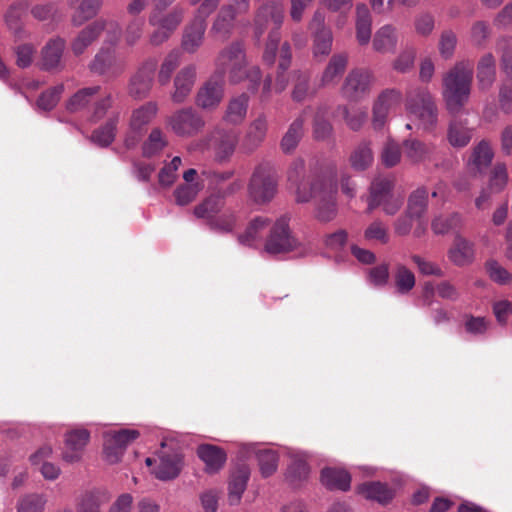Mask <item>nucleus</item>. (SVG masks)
I'll return each instance as SVG.
<instances>
[{
    "instance_id": "nucleus-1",
    "label": "nucleus",
    "mask_w": 512,
    "mask_h": 512,
    "mask_svg": "<svg viewBox=\"0 0 512 512\" xmlns=\"http://www.w3.org/2000/svg\"><path fill=\"white\" fill-rule=\"evenodd\" d=\"M474 66L470 61H459L443 75L442 97L446 109L451 114H458L468 103Z\"/></svg>"
},
{
    "instance_id": "nucleus-2",
    "label": "nucleus",
    "mask_w": 512,
    "mask_h": 512,
    "mask_svg": "<svg viewBox=\"0 0 512 512\" xmlns=\"http://www.w3.org/2000/svg\"><path fill=\"white\" fill-rule=\"evenodd\" d=\"M284 18V5L281 0H271L264 3L256 12L254 18V34L260 39L264 32H269L268 41L263 53V61L272 65L276 59V52L280 41L279 29Z\"/></svg>"
},
{
    "instance_id": "nucleus-3",
    "label": "nucleus",
    "mask_w": 512,
    "mask_h": 512,
    "mask_svg": "<svg viewBox=\"0 0 512 512\" xmlns=\"http://www.w3.org/2000/svg\"><path fill=\"white\" fill-rule=\"evenodd\" d=\"M405 109L410 116L418 120L424 132L432 133L436 130L439 110L428 88H410L406 92Z\"/></svg>"
},
{
    "instance_id": "nucleus-4",
    "label": "nucleus",
    "mask_w": 512,
    "mask_h": 512,
    "mask_svg": "<svg viewBox=\"0 0 512 512\" xmlns=\"http://www.w3.org/2000/svg\"><path fill=\"white\" fill-rule=\"evenodd\" d=\"M168 7L153 5L148 23L154 28L149 36V43L152 46H160L170 39L184 20L186 9L180 5L174 6L166 11Z\"/></svg>"
},
{
    "instance_id": "nucleus-5",
    "label": "nucleus",
    "mask_w": 512,
    "mask_h": 512,
    "mask_svg": "<svg viewBox=\"0 0 512 512\" xmlns=\"http://www.w3.org/2000/svg\"><path fill=\"white\" fill-rule=\"evenodd\" d=\"M394 186L392 178L376 177L370 185L367 211L370 213L380 207L385 215H396L403 206L404 197L394 192Z\"/></svg>"
},
{
    "instance_id": "nucleus-6",
    "label": "nucleus",
    "mask_w": 512,
    "mask_h": 512,
    "mask_svg": "<svg viewBox=\"0 0 512 512\" xmlns=\"http://www.w3.org/2000/svg\"><path fill=\"white\" fill-rule=\"evenodd\" d=\"M101 86L85 87L78 90L67 102V110L70 112H79L85 109H91L90 118L96 122L102 119L108 109L112 106L113 97L111 93H105L99 97Z\"/></svg>"
},
{
    "instance_id": "nucleus-7",
    "label": "nucleus",
    "mask_w": 512,
    "mask_h": 512,
    "mask_svg": "<svg viewBox=\"0 0 512 512\" xmlns=\"http://www.w3.org/2000/svg\"><path fill=\"white\" fill-rule=\"evenodd\" d=\"M215 65L214 75H221L224 79V75L227 74L229 83L235 85L245 80L247 59L243 44L232 42L223 48L215 60Z\"/></svg>"
},
{
    "instance_id": "nucleus-8",
    "label": "nucleus",
    "mask_w": 512,
    "mask_h": 512,
    "mask_svg": "<svg viewBox=\"0 0 512 512\" xmlns=\"http://www.w3.org/2000/svg\"><path fill=\"white\" fill-rule=\"evenodd\" d=\"M277 192V175L269 163L257 165L250 177L247 193L248 198L255 204L269 203Z\"/></svg>"
},
{
    "instance_id": "nucleus-9",
    "label": "nucleus",
    "mask_w": 512,
    "mask_h": 512,
    "mask_svg": "<svg viewBox=\"0 0 512 512\" xmlns=\"http://www.w3.org/2000/svg\"><path fill=\"white\" fill-rule=\"evenodd\" d=\"M126 67V56L117 50L116 45L104 44L89 63L91 72L108 78L119 77Z\"/></svg>"
},
{
    "instance_id": "nucleus-10",
    "label": "nucleus",
    "mask_w": 512,
    "mask_h": 512,
    "mask_svg": "<svg viewBox=\"0 0 512 512\" xmlns=\"http://www.w3.org/2000/svg\"><path fill=\"white\" fill-rule=\"evenodd\" d=\"M289 222L290 216L287 214L276 219L266 239L265 252L276 255L290 252L298 246V241L292 234Z\"/></svg>"
},
{
    "instance_id": "nucleus-11",
    "label": "nucleus",
    "mask_w": 512,
    "mask_h": 512,
    "mask_svg": "<svg viewBox=\"0 0 512 512\" xmlns=\"http://www.w3.org/2000/svg\"><path fill=\"white\" fill-rule=\"evenodd\" d=\"M159 106L156 101H148L131 112L129 131L125 137V146L132 149L138 145L142 135L153 119L157 116Z\"/></svg>"
},
{
    "instance_id": "nucleus-12",
    "label": "nucleus",
    "mask_w": 512,
    "mask_h": 512,
    "mask_svg": "<svg viewBox=\"0 0 512 512\" xmlns=\"http://www.w3.org/2000/svg\"><path fill=\"white\" fill-rule=\"evenodd\" d=\"M168 128L180 137H192L205 126L203 117L192 107L173 112L166 120Z\"/></svg>"
},
{
    "instance_id": "nucleus-13",
    "label": "nucleus",
    "mask_w": 512,
    "mask_h": 512,
    "mask_svg": "<svg viewBox=\"0 0 512 512\" xmlns=\"http://www.w3.org/2000/svg\"><path fill=\"white\" fill-rule=\"evenodd\" d=\"M157 59H146L131 76L128 84V94L135 100L146 99L153 88Z\"/></svg>"
},
{
    "instance_id": "nucleus-14",
    "label": "nucleus",
    "mask_w": 512,
    "mask_h": 512,
    "mask_svg": "<svg viewBox=\"0 0 512 512\" xmlns=\"http://www.w3.org/2000/svg\"><path fill=\"white\" fill-rule=\"evenodd\" d=\"M225 95V81L221 75H212L197 90L195 104L198 108L212 112L221 104Z\"/></svg>"
},
{
    "instance_id": "nucleus-15",
    "label": "nucleus",
    "mask_w": 512,
    "mask_h": 512,
    "mask_svg": "<svg viewBox=\"0 0 512 512\" xmlns=\"http://www.w3.org/2000/svg\"><path fill=\"white\" fill-rule=\"evenodd\" d=\"M305 163L302 159H295L288 169V181L295 188L296 201L305 203L312 199L314 192L322 187L321 180H306L304 178Z\"/></svg>"
},
{
    "instance_id": "nucleus-16",
    "label": "nucleus",
    "mask_w": 512,
    "mask_h": 512,
    "mask_svg": "<svg viewBox=\"0 0 512 512\" xmlns=\"http://www.w3.org/2000/svg\"><path fill=\"white\" fill-rule=\"evenodd\" d=\"M139 435V431L135 429H121L105 433L104 456L106 461L111 464L119 462L127 446Z\"/></svg>"
},
{
    "instance_id": "nucleus-17",
    "label": "nucleus",
    "mask_w": 512,
    "mask_h": 512,
    "mask_svg": "<svg viewBox=\"0 0 512 512\" xmlns=\"http://www.w3.org/2000/svg\"><path fill=\"white\" fill-rule=\"evenodd\" d=\"M508 171L504 163H497L490 172L488 184L475 199V206L479 210L487 208L496 194L504 191L508 184Z\"/></svg>"
},
{
    "instance_id": "nucleus-18",
    "label": "nucleus",
    "mask_w": 512,
    "mask_h": 512,
    "mask_svg": "<svg viewBox=\"0 0 512 512\" xmlns=\"http://www.w3.org/2000/svg\"><path fill=\"white\" fill-rule=\"evenodd\" d=\"M371 76L367 71L352 70L341 88L342 96L349 101H359L370 91Z\"/></svg>"
},
{
    "instance_id": "nucleus-19",
    "label": "nucleus",
    "mask_w": 512,
    "mask_h": 512,
    "mask_svg": "<svg viewBox=\"0 0 512 512\" xmlns=\"http://www.w3.org/2000/svg\"><path fill=\"white\" fill-rule=\"evenodd\" d=\"M197 77V68L190 64L181 68L173 80V90L170 94L171 101L175 104L184 103L190 96Z\"/></svg>"
},
{
    "instance_id": "nucleus-20",
    "label": "nucleus",
    "mask_w": 512,
    "mask_h": 512,
    "mask_svg": "<svg viewBox=\"0 0 512 512\" xmlns=\"http://www.w3.org/2000/svg\"><path fill=\"white\" fill-rule=\"evenodd\" d=\"M267 132L268 117L260 113L249 123L240 145L241 151L247 154L254 152L264 142Z\"/></svg>"
},
{
    "instance_id": "nucleus-21",
    "label": "nucleus",
    "mask_w": 512,
    "mask_h": 512,
    "mask_svg": "<svg viewBox=\"0 0 512 512\" xmlns=\"http://www.w3.org/2000/svg\"><path fill=\"white\" fill-rule=\"evenodd\" d=\"M90 439L87 429H74L65 434V447L62 458L65 462L75 463L81 460L83 450Z\"/></svg>"
},
{
    "instance_id": "nucleus-22",
    "label": "nucleus",
    "mask_w": 512,
    "mask_h": 512,
    "mask_svg": "<svg viewBox=\"0 0 512 512\" xmlns=\"http://www.w3.org/2000/svg\"><path fill=\"white\" fill-rule=\"evenodd\" d=\"M402 101V93L397 89H386L377 98L373 107V125L381 128L391 110Z\"/></svg>"
},
{
    "instance_id": "nucleus-23",
    "label": "nucleus",
    "mask_w": 512,
    "mask_h": 512,
    "mask_svg": "<svg viewBox=\"0 0 512 512\" xmlns=\"http://www.w3.org/2000/svg\"><path fill=\"white\" fill-rule=\"evenodd\" d=\"M238 137L233 131L215 130L208 140V147L214 151L218 161L229 159L234 153Z\"/></svg>"
},
{
    "instance_id": "nucleus-24",
    "label": "nucleus",
    "mask_w": 512,
    "mask_h": 512,
    "mask_svg": "<svg viewBox=\"0 0 512 512\" xmlns=\"http://www.w3.org/2000/svg\"><path fill=\"white\" fill-rule=\"evenodd\" d=\"M207 23L198 18H192L183 30L181 47L190 54L195 53L203 44Z\"/></svg>"
},
{
    "instance_id": "nucleus-25",
    "label": "nucleus",
    "mask_w": 512,
    "mask_h": 512,
    "mask_svg": "<svg viewBox=\"0 0 512 512\" xmlns=\"http://www.w3.org/2000/svg\"><path fill=\"white\" fill-rule=\"evenodd\" d=\"M312 198H316L315 218L323 223L332 221L337 215L335 192L325 191L324 184L318 188Z\"/></svg>"
},
{
    "instance_id": "nucleus-26",
    "label": "nucleus",
    "mask_w": 512,
    "mask_h": 512,
    "mask_svg": "<svg viewBox=\"0 0 512 512\" xmlns=\"http://www.w3.org/2000/svg\"><path fill=\"white\" fill-rule=\"evenodd\" d=\"M448 258L456 266H465L472 263L475 258L474 243L457 233L448 251Z\"/></svg>"
},
{
    "instance_id": "nucleus-27",
    "label": "nucleus",
    "mask_w": 512,
    "mask_h": 512,
    "mask_svg": "<svg viewBox=\"0 0 512 512\" xmlns=\"http://www.w3.org/2000/svg\"><path fill=\"white\" fill-rule=\"evenodd\" d=\"M405 157L413 164L430 161L435 145L418 138L409 137L402 142Z\"/></svg>"
},
{
    "instance_id": "nucleus-28",
    "label": "nucleus",
    "mask_w": 512,
    "mask_h": 512,
    "mask_svg": "<svg viewBox=\"0 0 512 512\" xmlns=\"http://www.w3.org/2000/svg\"><path fill=\"white\" fill-rule=\"evenodd\" d=\"M66 47V41L59 37L51 38L41 50V65L45 70L61 67V59Z\"/></svg>"
},
{
    "instance_id": "nucleus-29",
    "label": "nucleus",
    "mask_w": 512,
    "mask_h": 512,
    "mask_svg": "<svg viewBox=\"0 0 512 512\" xmlns=\"http://www.w3.org/2000/svg\"><path fill=\"white\" fill-rule=\"evenodd\" d=\"M250 470L246 465L237 466L231 473L228 483V501L230 505H238L246 490Z\"/></svg>"
},
{
    "instance_id": "nucleus-30",
    "label": "nucleus",
    "mask_w": 512,
    "mask_h": 512,
    "mask_svg": "<svg viewBox=\"0 0 512 512\" xmlns=\"http://www.w3.org/2000/svg\"><path fill=\"white\" fill-rule=\"evenodd\" d=\"M102 22H92L71 40V51L75 56L82 55L101 35Z\"/></svg>"
},
{
    "instance_id": "nucleus-31",
    "label": "nucleus",
    "mask_w": 512,
    "mask_h": 512,
    "mask_svg": "<svg viewBox=\"0 0 512 512\" xmlns=\"http://www.w3.org/2000/svg\"><path fill=\"white\" fill-rule=\"evenodd\" d=\"M348 65V55L344 52L335 53L328 61L320 78V86L335 85L344 74Z\"/></svg>"
},
{
    "instance_id": "nucleus-32",
    "label": "nucleus",
    "mask_w": 512,
    "mask_h": 512,
    "mask_svg": "<svg viewBox=\"0 0 512 512\" xmlns=\"http://www.w3.org/2000/svg\"><path fill=\"white\" fill-rule=\"evenodd\" d=\"M197 455L204 462L205 471L211 474L218 472L227 460L225 451L212 444L198 446Z\"/></svg>"
},
{
    "instance_id": "nucleus-33",
    "label": "nucleus",
    "mask_w": 512,
    "mask_h": 512,
    "mask_svg": "<svg viewBox=\"0 0 512 512\" xmlns=\"http://www.w3.org/2000/svg\"><path fill=\"white\" fill-rule=\"evenodd\" d=\"M249 100V96L246 93L231 97L227 102L223 120L232 125L241 124L246 118Z\"/></svg>"
},
{
    "instance_id": "nucleus-34",
    "label": "nucleus",
    "mask_w": 512,
    "mask_h": 512,
    "mask_svg": "<svg viewBox=\"0 0 512 512\" xmlns=\"http://www.w3.org/2000/svg\"><path fill=\"white\" fill-rule=\"evenodd\" d=\"M397 28L391 24H386L376 30L372 45L373 49L379 53H394L398 44Z\"/></svg>"
},
{
    "instance_id": "nucleus-35",
    "label": "nucleus",
    "mask_w": 512,
    "mask_h": 512,
    "mask_svg": "<svg viewBox=\"0 0 512 512\" xmlns=\"http://www.w3.org/2000/svg\"><path fill=\"white\" fill-rule=\"evenodd\" d=\"M181 456L177 452L165 453L159 456V463L153 473L160 480H171L177 477L181 470Z\"/></svg>"
},
{
    "instance_id": "nucleus-36",
    "label": "nucleus",
    "mask_w": 512,
    "mask_h": 512,
    "mask_svg": "<svg viewBox=\"0 0 512 512\" xmlns=\"http://www.w3.org/2000/svg\"><path fill=\"white\" fill-rule=\"evenodd\" d=\"M358 492L366 499L373 500L379 504L385 505L394 497V490L386 483L372 481L361 484Z\"/></svg>"
},
{
    "instance_id": "nucleus-37",
    "label": "nucleus",
    "mask_w": 512,
    "mask_h": 512,
    "mask_svg": "<svg viewBox=\"0 0 512 512\" xmlns=\"http://www.w3.org/2000/svg\"><path fill=\"white\" fill-rule=\"evenodd\" d=\"M395 292L399 295L409 294L416 285L414 272L405 264L397 262L392 272Z\"/></svg>"
},
{
    "instance_id": "nucleus-38",
    "label": "nucleus",
    "mask_w": 512,
    "mask_h": 512,
    "mask_svg": "<svg viewBox=\"0 0 512 512\" xmlns=\"http://www.w3.org/2000/svg\"><path fill=\"white\" fill-rule=\"evenodd\" d=\"M477 82L482 91L490 89L496 79V63L491 53L481 57L477 65Z\"/></svg>"
},
{
    "instance_id": "nucleus-39",
    "label": "nucleus",
    "mask_w": 512,
    "mask_h": 512,
    "mask_svg": "<svg viewBox=\"0 0 512 512\" xmlns=\"http://www.w3.org/2000/svg\"><path fill=\"white\" fill-rule=\"evenodd\" d=\"M321 482L330 490L347 491L350 488L351 476L344 469L325 468L321 472Z\"/></svg>"
},
{
    "instance_id": "nucleus-40",
    "label": "nucleus",
    "mask_w": 512,
    "mask_h": 512,
    "mask_svg": "<svg viewBox=\"0 0 512 512\" xmlns=\"http://www.w3.org/2000/svg\"><path fill=\"white\" fill-rule=\"evenodd\" d=\"M473 130L460 120H453L447 129V141L456 149L466 147L472 139Z\"/></svg>"
},
{
    "instance_id": "nucleus-41",
    "label": "nucleus",
    "mask_w": 512,
    "mask_h": 512,
    "mask_svg": "<svg viewBox=\"0 0 512 512\" xmlns=\"http://www.w3.org/2000/svg\"><path fill=\"white\" fill-rule=\"evenodd\" d=\"M428 203L429 191L425 186H420L408 196L405 211L419 220L426 215Z\"/></svg>"
},
{
    "instance_id": "nucleus-42",
    "label": "nucleus",
    "mask_w": 512,
    "mask_h": 512,
    "mask_svg": "<svg viewBox=\"0 0 512 512\" xmlns=\"http://www.w3.org/2000/svg\"><path fill=\"white\" fill-rule=\"evenodd\" d=\"M372 18L368 7L363 4L356 6V38L360 45H366L371 40Z\"/></svg>"
},
{
    "instance_id": "nucleus-43",
    "label": "nucleus",
    "mask_w": 512,
    "mask_h": 512,
    "mask_svg": "<svg viewBox=\"0 0 512 512\" xmlns=\"http://www.w3.org/2000/svg\"><path fill=\"white\" fill-rule=\"evenodd\" d=\"M304 122L305 118L303 115L298 116L288 127L286 133L281 139L280 147L285 154L292 153L298 146L301 138L304 134Z\"/></svg>"
},
{
    "instance_id": "nucleus-44",
    "label": "nucleus",
    "mask_w": 512,
    "mask_h": 512,
    "mask_svg": "<svg viewBox=\"0 0 512 512\" xmlns=\"http://www.w3.org/2000/svg\"><path fill=\"white\" fill-rule=\"evenodd\" d=\"M237 16L238 14L233 12L231 8L222 6L213 22L211 33L217 35L222 40H226L233 30L234 21Z\"/></svg>"
},
{
    "instance_id": "nucleus-45",
    "label": "nucleus",
    "mask_w": 512,
    "mask_h": 512,
    "mask_svg": "<svg viewBox=\"0 0 512 512\" xmlns=\"http://www.w3.org/2000/svg\"><path fill=\"white\" fill-rule=\"evenodd\" d=\"M224 197L220 195H211L203 200L200 204L196 205L193 213L195 217L204 219L206 225L218 215L224 208Z\"/></svg>"
},
{
    "instance_id": "nucleus-46",
    "label": "nucleus",
    "mask_w": 512,
    "mask_h": 512,
    "mask_svg": "<svg viewBox=\"0 0 512 512\" xmlns=\"http://www.w3.org/2000/svg\"><path fill=\"white\" fill-rule=\"evenodd\" d=\"M238 215L232 209L222 210L207 224L210 230L219 234L233 233L238 225Z\"/></svg>"
},
{
    "instance_id": "nucleus-47",
    "label": "nucleus",
    "mask_w": 512,
    "mask_h": 512,
    "mask_svg": "<svg viewBox=\"0 0 512 512\" xmlns=\"http://www.w3.org/2000/svg\"><path fill=\"white\" fill-rule=\"evenodd\" d=\"M374 156L369 141L360 142L352 151L349 161L353 169L357 171L366 170L373 163Z\"/></svg>"
},
{
    "instance_id": "nucleus-48",
    "label": "nucleus",
    "mask_w": 512,
    "mask_h": 512,
    "mask_svg": "<svg viewBox=\"0 0 512 512\" xmlns=\"http://www.w3.org/2000/svg\"><path fill=\"white\" fill-rule=\"evenodd\" d=\"M464 225L463 216L454 212L447 216L438 215L433 218L431 228L435 234L443 235L450 231L459 230Z\"/></svg>"
},
{
    "instance_id": "nucleus-49",
    "label": "nucleus",
    "mask_w": 512,
    "mask_h": 512,
    "mask_svg": "<svg viewBox=\"0 0 512 512\" xmlns=\"http://www.w3.org/2000/svg\"><path fill=\"white\" fill-rule=\"evenodd\" d=\"M363 237L368 243L377 245H387L391 238L387 224L381 219L372 221L365 228Z\"/></svg>"
},
{
    "instance_id": "nucleus-50",
    "label": "nucleus",
    "mask_w": 512,
    "mask_h": 512,
    "mask_svg": "<svg viewBox=\"0 0 512 512\" xmlns=\"http://www.w3.org/2000/svg\"><path fill=\"white\" fill-rule=\"evenodd\" d=\"M118 122L119 113H116L112 115L103 126L92 133V142L101 147L109 146L114 141Z\"/></svg>"
},
{
    "instance_id": "nucleus-51",
    "label": "nucleus",
    "mask_w": 512,
    "mask_h": 512,
    "mask_svg": "<svg viewBox=\"0 0 512 512\" xmlns=\"http://www.w3.org/2000/svg\"><path fill=\"white\" fill-rule=\"evenodd\" d=\"M181 54L178 50L170 51L160 64L157 81L160 86H166L177 67L180 65Z\"/></svg>"
},
{
    "instance_id": "nucleus-52",
    "label": "nucleus",
    "mask_w": 512,
    "mask_h": 512,
    "mask_svg": "<svg viewBox=\"0 0 512 512\" xmlns=\"http://www.w3.org/2000/svg\"><path fill=\"white\" fill-rule=\"evenodd\" d=\"M493 157L490 144L483 140L473 149L469 165L473 166L477 172H482L491 164Z\"/></svg>"
},
{
    "instance_id": "nucleus-53",
    "label": "nucleus",
    "mask_w": 512,
    "mask_h": 512,
    "mask_svg": "<svg viewBox=\"0 0 512 512\" xmlns=\"http://www.w3.org/2000/svg\"><path fill=\"white\" fill-rule=\"evenodd\" d=\"M312 54L315 59H324L332 51L333 33L332 31H323L312 33Z\"/></svg>"
},
{
    "instance_id": "nucleus-54",
    "label": "nucleus",
    "mask_w": 512,
    "mask_h": 512,
    "mask_svg": "<svg viewBox=\"0 0 512 512\" xmlns=\"http://www.w3.org/2000/svg\"><path fill=\"white\" fill-rule=\"evenodd\" d=\"M269 224L266 217H256L247 226L244 233L238 235V242L245 246H252L255 241L261 238V233Z\"/></svg>"
},
{
    "instance_id": "nucleus-55",
    "label": "nucleus",
    "mask_w": 512,
    "mask_h": 512,
    "mask_svg": "<svg viewBox=\"0 0 512 512\" xmlns=\"http://www.w3.org/2000/svg\"><path fill=\"white\" fill-rule=\"evenodd\" d=\"M28 9V3L19 1L13 3L5 14V21L7 26L14 34L18 35L22 31L21 19Z\"/></svg>"
},
{
    "instance_id": "nucleus-56",
    "label": "nucleus",
    "mask_w": 512,
    "mask_h": 512,
    "mask_svg": "<svg viewBox=\"0 0 512 512\" xmlns=\"http://www.w3.org/2000/svg\"><path fill=\"white\" fill-rule=\"evenodd\" d=\"M102 0H83L72 16L74 26H80L92 19L99 11Z\"/></svg>"
},
{
    "instance_id": "nucleus-57",
    "label": "nucleus",
    "mask_w": 512,
    "mask_h": 512,
    "mask_svg": "<svg viewBox=\"0 0 512 512\" xmlns=\"http://www.w3.org/2000/svg\"><path fill=\"white\" fill-rule=\"evenodd\" d=\"M167 145V140L160 128L151 130L147 140L143 143V155L145 157H152L161 152Z\"/></svg>"
},
{
    "instance_id": "nucleus-58",
    "label": "nucleus",
    "mask_w": 512,
    "mask_h": 512,
    "mask_svg": "<svg viewBox=\"0 0 512 512\" xmlns=\"http://www.w3.org/2000/svg\"><path fill=\"white\" fill-rule=\"evenodd\" d=\"M489 278L499 285H507L512 282V274L497 260L490 259L485 263Z\"/></svg>"
},
{
    "instance_id": "nucleus-59",
    "label": "nucleus",
    "mask_w": 512,
    "mask_h": 512,
    "mask_svg": "<svg viewBox=\"0 0 512 512\" xmlns=\"http://www.w3.org/2000/svg\"><path fill=\"white\" fill-rule=\"evenodd\" d=\"M260 472L263 477L271 476L278 467V454L277 452L266 449L259 451L257 454Z\"/></svg>"
},
{
    "instance_id": "nucleus-60",
    "label": "nucleus",
    "mask_w": 512,
    "mask_h": 512,
    "mask_svg": "<svg viewBox=\"0 0 512 512\" xmlns=\"http://www.w3.org/2000/svg\"><path fill=\"white\" fill-rule=\"evenodd\" d=\"M380 158L382 164L387 168L399 164L401 160V149L398 143L393 140H388L382 148Z\"/></svg>"
},
{
    "instance_id": "nucleus-61",
    "label": "nucleus",
    "mask_w": 512,
    "mask_h": 512,
    "mask_svg": "<svg viewBox=\"0 0 512 512\" xmlns=\"http://www.w3.org/2000/svg\"><path fill=\"white\" fill-rule=\"evenodd\" d=\"M46 502L42 494L26 495L18 503V512H43Z\"/></svg>"
},
{
    "instance_id": "nucleus-62",
    "label": "nucleus",
    "mask_w": 512,
    "mask_h": 512,
    "mask_svg": "<svg viewBox=\"0 0 512 512\" xmlns=\"http://www.w3.org/2000/svg\"><path fill=\"white\" fill-rule=\"evenodd\" d=\"M145 19L143 17H133L125 29V41L129 46H134L143 36Z\"/></svg>"
},
{
    "instance_id": "nucleus-63",
    "label": "nucleus",
    "mask_w": 512,
    "mask_h": 512,
    "mask_svg": "<svg viewBox=\"0 0 512 512\" xmlns=\"http://www.w3.org/2000/svg\"><path fill=\"white\" fill-rule=\"evenodd\" d=\"M63 91H64V86L62 84H60V85H57V86L43 92L37 100L38 108H40L44 111L52 110L58 103Z\"/></svg>"
},
{
    "instance_id": "nucleus-64",
    "label": "nucleus",
    "mask_w": 512,
    "mask_h": 512,
    "mask_svg": "<svg viewBox=\"0 0 512 512\" xmlns=\"http://www.w3.org/2000/svg\"><path fill=\"white\" fill-rule=\"evenodd\" d=\"M498 49L502 52V70L508 77L512 78V39H501L498 42Z\"/></svg>"
}]
</instances>
